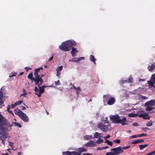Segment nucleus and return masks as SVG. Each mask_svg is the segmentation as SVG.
Segmentation results:
<instances>
[{"mask_svg": "<svg viewBox=\"0 0 155 155\" xmlns=\"http://www.w3.org/2000/svg\"><path fill=\"white\" fill-rule=\"evenodd\" d=\"M155 105V101L154 100H151L145 103V106H154Z\"/></svg>", "mask_w": 155, "mask_h": 155, "instance_id": "obj_15", "label": "nucleus"}, {"mask_svg": "<svg viewBox=\"0 0 155 155\" xmlns=\"http://www.w3.org/2000/svg\"><path fill=\"white\" fill-rule=\"evenodd\" d=\"M60 73L59 72H57L56 75L58 76V77H60Z\"/></svg>", "mask_w": 155, "mask_h": 155, "instance_id": "obj_53", "label": "nucleus"}, {"mask_svg": "<svg viewBox=\"0 0 155 155\" xmlns=\"http://www.w3.org/2000/svg\"><path fill=\"white\" fill-rule=\"evenodd\" d=\"M110 137V135H108L106 137H104V138L105 139H108Z\"/></svg>", "mask_w": 155, "mask_h": 155, "instance_id": "obj_47", "label": "nucleus"}, {"mask_svg": "<svg viewBox=\"0 0 155 155\" xmlns=\"http://www.w3.org/2000/svg\"><path fill=\"white\" fill-rule=\"evenodd\" d=\"M16 106V105L15 104V103L14 104H12L11 105V107L12 108H14L15 106Z\"/></svg>", "mask_w": 155, "mask_h": 155, "instance_id": "obj_45", "label": "nucleus"}, {"mask_svg": "<svg viewBox=\"0 0 155 155\" xmlns=\"http://www.w3.org/2000/svg\"><path fill=\"white\" fill-rule=\"evenodd\" d=\"M22 108H21L22 110H25L26 109V107H25L23 106L22 107Z\"/></svg>", "mask_w": 155, "mask_h": 155, "instance_id": "obj_62", "label": "nucleus"}, {"mask_svg": "<svg viewBox=\"0 0 155 155\" xmlns=\"http://www.w3.org/2000/svg\"><path fill=\"white\" fill-rule=\"evenodd\" d=\"M148 144H145L144 145H140L139 146L140 149V150H142L145 148L147 147L148 146Z\"/></svg>", "mask_w": 155, "mask_h": 155, "instance_id": "obj_22", "label": "nucleus"}, {"mask_svg": "<svg viewBox=\"0 0 155 155\" xmlns=\"http://www.w3.org/2000/svg\"><path fill=\"white\" fill-rule=\"evenodd\" d=\"M53 56H52L48 60V61H50L52 60L53 59Z\"/></svg>", "mask_w": 155, "mask_h": 155, "instance_id": "obj_57", "label": "nucleus"}, {"mask_svg": "<svg viewBox=\"0 0 155 155\" xmlns=\"http://www.w3.org/2000/svg\"><path fill=\"white\" fill-rule=\"evenodd\" d=\"M36 72H35L34 74L35 78H33L32 73L31 72L28 74V78L31 81H34L35 84H38L39 82H40V84H41L42 82V79L40 78V75L38 74Z\"/></svg>", "mask_w": 155, "mask_h": 155, "instance_id": "obj_4", "label": "nucleus"}, {"mask_svg": "<svg viewBox=\"0 0 155 155\" xmlns=\"http://www.w3.org/2000/svg\"><path fill=\"white\" fill-rule=\"evenodd\" d=\"M34 91L35 92V94L36 95H38V92L39 91V90L38 89V87H35V88Z\"/></svg>", "mask_w": 155, "mask_h": 155, "instance_id": "obj_31", "label": "nucleus"}, {"mask_svg": "<svg viewBox=\"0 0 155 155\" xmlns=\"http://www.w3.org/2000/svg\"><path fill=\"white\" fill-rule=\"evenodd\" d=\"M56 85H59L60 84V81L59 80H58L57 81L55 82Z\"/></svg>", "mask_w": 155, "mask_h": 155, "instance_id": "obj_49", "label": "nucleus"}, {"mask_svg": "<svg viewBox=\"0 0 155 155\" xmlns=\"http://www.w3.org/2000/svg\"><path fill=\"white\" fill-rule=\"evenodd\" d=\"M101 134L97 132H96L94 134V137L100 139L101 138Z\"/></svg>", "mask_w": 155, "mask_h": 155, "instance_id": "obj_21", "label": "nucleus"}, {"mask_svg": "<svg viewBox=\"0 0 155 155\" xmlns=\"http://www.w3.org/2000/svg\"><path fill=\"white\" fill-rule=\"evenodd\" d=\"M137 143H138V142L137 140H134L132 142V143L134 144H135Z\"/></svg>", "mask_w": 155, "mask_h": 155, "instance_id": "obj_43", "label": "nucleus"}, {"mask_svg": "<svg viewBox=\"0 0 155 155\" xmlns=\"http://www.w3.org/2000/svg\"><path fill=\"white\" fill-rule=\"evenodd\" d=\"M83 155H92V154L90 153H84Z\"/></svg>", "mask_w": 155, "mask_h": 155, "instance_id": "obj_58", "label": "nucleus"}, {"mask_svg": "<svg viewBox=\"0 0 155 155\" xmlns=\"http://www.w3.org/2000/svg\"><path fill=\"white\" fill-rule=\"evenodd\" d=\"M139 115L137 114H134L132 113H129L128 114L129 117H135L138 116Z\"/></svg>", "mask_w": 155, "mask_h": 155, "instance_id": "obj_23", "label": "nucleus"}, {"mask_svg": "<svg viewBox=\"0 0 155 155\" xmlns=\"http://www.w3.org/2000/svg\"><path fill=\"white\" fill-rule=\"evenodd\" d=\"M15 122H12L10 124L7 120L4 117L0 114V130L6 132L8 131L7 127H11L14 125Z\"/></svg>", "mask_w": 155, "mask_h": 155, "instance_id": "obj_1", "label": "nucleus"}, {"mask_svg": "<svg viewBox=\"0 0 155 155\" xmlns=\"http://www.w3.org/2000/svg\"><path fill=\"white\" fill-rule=\"evenodd\" d=\"M108 97H109L108 95H105L104 96V97L105 98H106V99H108Z\"/></svg>", "mask_w": 155, "mask_h": 155, "instance_id": "obj_54", "label": "nucleus"}, {"mask_svg": "<svg viewBox=\"0 0 155 155\" xmlns=\"http://www.w3.org/2000/svg\"><path fill=\"white\" fill-rule=\"evenodd\" d=\"M23 93L22 94H21L20 95V97L22 96H25L26 95V92H25V91L24 88H23Z\"/></svg>", "mask_w": 155, "mask_h": 155, "instance_id": "obj_34", "label": "nucleus"}, {"mask_svg": "<svg viewBox=\"0 0 155 155\" xmlns=\"http://www.w3.org/2000/svg\"><path fill=\"white\" fill-rule=\"evenodd\" d=\"M62 68L63 67L62 66H61L58 67L56 69L57 72H60L62 70Z\"/></svg>", "mask_w": 155, "mask_h": 155, "instance_id": "obj_26", "label": "nucleus"}, {"mask_svg": "<svg viewBox=\"0 0 155 155\" xmlns=\"http://www.w3.org/2000/svg\"><path fill=\"white\" fill-rule=\"evenodd\" d=\"M79 150L81 153L85 152L86 151V149L83 147L79 148Z\"/></svg>", "mask_w": 155, "mask_h": 155, "instance_id": "obj_27", "label": "nucleus"}, {"mask_svg": "<svg viewBox=\"0 0 155 155\" xmlns=\"http://www.w3.org/2000/svg\"><path fill=\"white\" fill-rule=\"evenodd\" d=\"M8 134L6 132H4L0 130V140L2 141V143L5 144L4 140L8 137Z\"/></svg>", "mask_w": 155, "mask_h": 155, "instance_id": "obj_7", "label": "nucleus"}, {"mask_svg": "<svg viewBox=\"0 0 155 155\" xmlns=\"http://www.w3.org/2000/svg\"><path fill=\"white\" fill-rule=\"evenodd\" d=\"M138 135V134H137V135H135L132 136H131V137L132 138H136V137H138V135Z\"/></svg>", "mask_w": 155, "mask_h": 155, "instance_id": "obj_51", "label": "nucleus"}, {"mask_svg": "<svg viewBox=\"0 0 155 155\" xmlns=\"http://www.w3.org/2000/svg\"><path fill=\"white\" fill-rule=\"evenodd\" d=\"M43 83V80H42V82L41 84H40V82H39L38 83V84H36V85H37L38 86L39 90V92L38 93V97H41V94L42 93H43L45 91L44 89L43 88V87H41V86H40Z\"/></svg>", "mask_w": 155, "mask_h": 155, "instance_id": "obj_10", "label": "nucleus"}, {"mask_svg": "<svg viewBox=\"0 0 155 155\" xmlns=\"http://www.w3.org/2000/svg\"><path fill=\"white\" fill-rule=\"evenodd\" d=\"M106 155H114V152H109L107 153H106Z\"/></svg>", "mask_w": 155, "mask_h": 155, "instance_id": "obj_40", "label": "nucleus"}, {"mask_svg": "<svg viewBox=\"0 0 155 155\" xmlns=\"http://www.w3.org/2000/svg\"><path fill=\"white\" fill-rule=\"evenodd\" d=\"M109 141V140H106L105 141V143H108Z\"/></svg>", "mask_w": 155, "mask_h": 155, "instance_id": "obj_63", "label": "nucleus"}, {"mask_svg": "<svg viewBox=\"0 0 155 155\" xmlns=\"http://www.w3.org/2000/svg\"><path fill=\"white\" fill-rule=\"evenodd\" d=\"M138 137H142L143 136H146L147 135V134H138Z\"/></svg>", "mask_w": 155, "mask_h": 155, "instance_id": "obj_35", "label": "nucleus"}, {"mask_svg": "<svg viewBox=\"0 0 155 155\" xmlns=\"http://www.w3.org/2000/svg\"><path fill=\"white\" fill-rule=\"evenodd\" d=\"M72 51L71 52V53L73 57H74L76 55V53L78 52V51L77 50L76 48L71 47Z\"/></svg>", "mask_w": 155, "mask_h": 155, "instance_id": "obj_16", "label": "nucleus"}, {"mask_svg": "<svg viewBox=\"0 0 155 155\" xmlns=\"http://www.w3.org/2000/svg\"><path fill=\"white\" fill-rule=\"evenodd\" d=\"M148 68L150 71H152L153 70L155 69V65L152 64L151 65L149 66Z\"/></svg>", "mask_w": 155, "mask_h": 155, "instance_id": "obj_18", "label": "nucleus"}, {"mask_svg": "<svg viewBox=\"0 0 155 155\" xmlns=\"http://www.w3.org/2000/svg\"><path fill=\"white\" fill-rule=\"evenodd\" d=\"M130 147V145L124 147L122 148V149L123 150H126V149L129 148Z\"/></svg>", "mask_w": 155, "mask_h": 155, "instance_id": "obj_38", "label": "nucleus"}, {"mask_svg": "<svg viewBox=\"0 0 155 155\" xmlns=\"http://www.w3.org/2000/svg\"><path fill=\"white\" fill-rule=\"evenodd\" d=\"M98 127L103 132H106L110 126L109 122L107 120H103L97 124Z\"/></svg>", "mask_w": 155, "mask_h": 155, "instance_id": "obj_5", "label": "nucleus"}, {"mask_svg": "<svg viewBox=\"0 0 155 155\" xmlns=\"http://www.w3.org/2000/svg\"><path fill=\"white\" fill-rule=\"evenodd\" d=\"M97 150H103L104 149H102V147H99L97 148Z\"/></svg>", "mask_w": 155, "mask_h": 155, "instance_id": "obj_50", "label": "nucleus"}, {"mask_svg": "<svg viewBox=\"0 0 155 155\" xmlns=\"http://www.w3.org/2000/svg\"><path fill=\"white\" fill-rule=\"evenodd\" d=\"M25 69L26 70V71H27L28 70L31 69V68L29 67H26L25 68Z\"/></svg>", "mask_w": 155, "mask_h": 155, "instance_id": "obj_52", "label": "nucleus"}, {"mask_svg": "<svg viewBox=\"0 0 155 155\" xmlns=\"http://www.w3.org/2000/svg\"><path fill=\"white\" fill-rule=\"evenodd\" d=\"M78 90L79 91H81V89L80 87H76V90Z\"/></svg>", "mask_w": 155, "mask_h": 155, "instance_id": "obj_59", "label": "nucleus"}, {"mask_svg": "<svg viewBox=\"0 0 155 155\" xmlns=\"http://www.w3.org/2000/svg\"><path fill=\"white\" fill-rule=\"evenodd\" d=\"M14 126H17L20 128L21 127H22V126L20 124L17 122H15Z\"/></svg>", "mask_w": 155, "mask_h": 155, "instance_id": "obj_28", "label": "nucleus"}, {"mask_svg": "<svg viewBox=\"0 0 155 155\" xmlns=\"http://www.w3.org/2000/svg\"><path fill=\"white\" fill-rule=\"evenodd\" d=\"M23 73L24 72H21V73H20L19 74V75H22L23 74Z\"/></svg>", "mask_w": 155, "mask_h": 155, "instance_id": "obj_64", "label": "nucleus"}, {"mask_svg": "<svg viewBox=\"0 0 155 155\" xmlns=\"http://www.w3.org/2000/svg\"><path fill=\"white\" fill-rule=\"evenodd\" d=\"M84 138L86 140H89L91 138V136L90 135H86L84 137Z\"/></svg>", "mask_w": 155, "mask_h": 155, "instance_id": "obj_30", "label": "nucleus"}, {"mask_svg": "<svg viewBox=\"0 0 155 155\" xmlns=\"http://www.w3.org/2000/svg\"><path fill=\"white\" fill-rule=\"evenodd\" d=\"M62 154L63 155H80L81 153L77 152L75 151H67L63 152Z\"/></svg>", "mask_w": 155, "mask_h": 155, "instance_id": "obj_11", "label": "nucleus"}, {"mask_svg": "<svg viewBox=\"0 0 155 155\" xmlns=\"http://www.w3.org/2000/svg\"><path fill=\"white\" fill-rule=\"evenodd\" d=\"M133 125L134 126H138V124L137 123H134L133 124Z\"/></svg>", "mask_w": 155, "mask_h": 155, "instance_id": "obj_48", "label": "nucleus"}, {"mask_svg": "<svg viewBox=\"0 0 155 155\" xmlns=\"http://www.w3.org/2000/svg\"><path fill=\"white\" fill-rule=\"evenodd\" d=\"M147 108L145 109V110L147 111H150L153 110L155 108L151 107L150 106H147Z\"/></svg>", "mask_w": 155, "mask_h": 155, "instance_id": "obj_24", "label": "nucleus"}, {"mask_svg": "<svg viewBox=\"0 0 155 155\" xmlns=\"http://www.w3.org/2000/svg\"><path fill=\"white\" fill-rule=\"evenodd\" d=\"M22 102V101H19L16 102L15 103L16 105H19Z\"/></svg>", "mask_w": 155, "mask_h": 155, "instance_id": "obj_37", "label": "nucleus"}, {"mask_svg": "<svg viewBox=\"0 0 155 155\" xmlns=\"http://www.w3.org/2000/svg\"><path fill=\"white\" fill-rule=\"evenodd\" d=\"M10 108V106L9 105H8V106L7 107V111H8L9 110V109Z\"/></svg>", "mask_w": 155, "mask_h": 155, "instance_id": "obj_60", "label": "nucleus"}, {"mask_svg": "<svg viewBox=\"0 0 155 155\" xmlns=\"http://www.w3.org/2000/svg\"><path fill=\"white\" fill-rule=\"evenodd\" d=\"M113 142L116 143H119L120 142V140L119 139H116L114 140Z\"/></svg>", "mask_w": 155, "mask_h": 155, "instance_id": "obj_36", "label": "nucleus"}, {"mask_svg": "<svg viewBox=\"0 0 155 155\" xmlns=\"http://www.w3.org/2000/svg\"><path fill=\"white\" fill-rule=\"evenodd\" d=\"M138 116L140 117L143 118L144 119L150 120V116H149L148 113L140 114Z\"/></svg>", "mask_w": 155, "mask_h": 155, "instance_id": "obj_12", "label": "nucleus"}, {"mask_svg": "<svg viewBox=\"0 0 155 155\" xmlns=\"http://www.w3.org/2000/svg\"><path fill=\"white\" fill-rule=\"evenodd\" d=\"M133 78L130 77L127 80L123 81H122V84H124V82L125 83H131L132 82Z\"/></svg>", "mask_w": 155, "mask_h": 155, "instance_id": "obj_20", "label": "nucleus"}, {"mask_svg": "<svg viewBox=\"0 0 155 155\" xmlns=\"http://www.w3.org/2000/svg\"><path fill=\"white\" fill-rule=\"evenodd\" d=\"M85 146L87 147H91L95 146L96 144L92 140H90L89 142L85 144Z\"/></svg>", "mask_w": 155, "mask_h": 155, "instance_id": "obj_14", "label": "nucleus"}, {"mask_svg": "<svg viewBox=\"0 0 155 155\" xmlns=\"http://www.w3.org/2000/svg\"><path fill=\"white\" fill-rule=\"evenodd\" d=\"M153 124L152 121V120L148 121L146 124V126L148 127L151 126Z\"/></svg>", "mask_w": 155, "mask_h": 155, "instance_id": "obj_25", "label": "nucleus"}, {"mask_svg": "<svg viewBox=\"0 0 155 155\" xmlns=\"http://www.w3.org/2000/svg\"><path fill=\"white\" fill-rule=\"evenodd\" d=\"M40 69H42V68H37L35 70V71H36V73H37V74H38V73H39L40 72Z\"/></svg>", "mask_w": 155, "mask_h": 155, "instance_id": "obj_33", "label": "nucleus"}, {"mask_svg": "<svg viewBox=\"0 0 155 155\" xmlns=\"http://www.w3.org/2000/svg\"><path fill=\"white\" fill-rule=\"evenodd\" d=\"M138 143H140L141 142H144V140L143 139H141V140H137Z\"/></svg>", "mask_w": 155, "mask_h": 155, "instance_id": "obj_44", "label": "nucleus"}, {"mask_svg": "<svg viewBox=\"0 0 155 155\" xmlns=\"http://www.w3.org/2000/svg\"><path fill=\"white\" fill-rule=\"evenodd\" d=\"M14 113L17 115L25 122H27L29 120V118L21 110L18 108L14 110Z\"/></svg>", "mask_w": 155, "mask_h": 155, "instance_id": "obj_6", "label": "nucleus"}, {"mask_svg": "<svg viewBox=\"0 0 155 155\" xmlns=\"http://www.w3.org/2000/svg\"><path fill=\"white\" fill-rule=\"evenodd\" d=\"M76 43L74 40H69L63 42L59 46V49L64 51H70L71 47L75 46L76 45Z\"/></svg>", "mask_w": 155, "mask_h": 155, "instance_id": "obj_2", "label": "nucleus"}, {"mask_svg": "<svg viewBox=\"0 0 155 155\" xmlns=\"http://www.w3.org/2000/svg\"><path fill=\"white\" fill-rule=\"evenodd\" d=\"M84 59V57H81L80 58H79L78 59H77L78 61H79L80 60H83Z\"/></svg>", "mask_w": 155, "mask_h": 155, "instance_id": "obj_46", "label": "nucleus"}, {"mask_svg": "<svg viewBox=\"0 0 155 155\" xmlns=\"http://www.w3.org/2000/svg\"><path fill=\"white\" fill-rule=\"evenodd\" d=\"M3 92L0 90V105H2L4 102V101L3 100Z\"/></svg>", "mask_w": 155, "mask_h": 155, "instance_id": "obj_17", "label": "nucleus"}, {"mask_svg": "<svg viewBox=\"0 0 155 155\" xmlns=\"http://www.w3.org/2000/svg\"><path fill=\"white\" fill-rule=\"evenodd\" d=\"M142 130L146 131L147 130H149L150 129L147 127H143L141 128Z\"/></svg>", "mask_w": 155, "mask_h": 155, "instance_id": "obj_39", "label": "nucleus"}, {"mask_svg": "<svg viewBox=\"0 0 155 155\" xmlns=\"http://www.w3.org/2000/svg\"><path fill=\"white\" fill-rule=\"evenodd\" d=\"M142 98L143 100H145L147 99V98L146 96H142Z\"/></svg>", "mask_w": 155, "mask_h": 155, "instance_id": "obj_56", "label": "nucleus"}, {"mask_svg": "<svg viewBox=\"0 0 155 155\" xmlns=\"http://www.w3.org/2000/svg\"><path fill=\"white\" fill-rule=\"evenodd\" d=\"M108 146L103 147H102V149H104V150L108 148Z\"/></svg>", "mask_w": 155, "mask_h": 155, "instance_id": "obj_55", "label": "nucleus"}, {"mask_svg": "<svg viewBox=\"0 0 155 155\" xmlns=\"http://www.w3.org/2000/svg\"><path fill=\"white\" fill-rule=\"evenodd\" d=\"M8 112L10 113L12 115H14V114H13L12 111L9 110V111H8Z\"/></svg>", "mask_w": 155, "mask_h": 155, "instance_id": "obj_61", "label": "nucleus"}, {"mask_svg": "<svg viewBox=\"0 0 155 155\" xmlns=\"http://www.w3.org/2000/svg\"><path fill=\"white\" fill-rule=\"evenodd\" d=\"M104 141L103 140L101 139H99L95 143L98 144H100L102 143Z\"/></svg>", "mask_w": 155, "mask_h": 155, "instance_id": "obj_29", "label": "nucleus"}, {"mask_svg": "<svg viewBox=\"0 0 155 155\" xmlns=\"http://www.w3.org/2000/svg\"><path fill=\"white\" fill-rule=\"evenodd\" d=\"M110 119L113 123L115 124L120 123L122 125L128 124V121L125 117H123L122 119H120V117L117 114L111 116Z\"/></svg>", "mask_w": 155, "mask_h": 155, "instance_id": "obj_3", "label": "nucleus"}, {"mask_svg": "<svg viewBox=\"0 0 155 155\" xmlns=\"http://www.w3.org/2000/svg\"><path fill=\"white\" fill-rule=\"evenodd\" d=\"M77 59V58H72V59H70L69 60V61H74L75 62H78Z\"/></svg>", "mask_w": 155, "mask_h": 155, "instance_id": "obj_32", "label": "nucleus"}, {"mask_svg": "<svg viewBox=\"0 0 155 155\" xmlns=\"http://www.w3.org/2000/svg\"><path fill=\"white\" fill-rule=\"evenodd\" d=\"M115 102V100L113 97H110L107 100V104L108 105H111L113 104Z\"/></svg>", "mask_w": 155, "mask_h": 155, "instance_id": "obj_13", "label": "nucleus"}, {"mask_svg": "<svg viewBox=\"0 0 155 155\" xmlns=\"http://www.w3.org/2000/svg\"><path fill=\"white\" fill-rule=\"evenodd\" d=\"M107 144L110 145V146H111L113 145V143L112 141H109L108 143H107Z\"/></svg>", "mask_w": 155, "mask_h": 155, "instance_id": "obj_41", "label": "nucleus"}, {"mask_svg": "<svg viewBox=\"0 0 155 155\" xmlns=\"http://www.w3.org/2000/svg\"><path fill=\"white\" fill-rule=\"evenodd\" d=\"M16 74H17V73H13L11 75H10L9 76V77H13L14 76H15L16 75Z\"/></svg>", "mask_w": 155, "mask_h": 155, "instance_id": "obj_42", "label": "nucleus"}, {"mask_svg": "<svg viewBox=\"0 0 155 155\" xmlns=\"http://www.w3.org/2000/svg\"><path fill=\"white\" fill-rule=\"evenodd\" d=\"M90 61H91L93 62L94 64H96V62H95L96 60H95V59L94 56H93V55H91L90 57Z\"/></svg>", "mask_w": 155, "mask_h": 155, "instance_id": "obj_19", "label": "nucleus"}, {"mask_svg": "<svg viewBox=\"0 0 155 155\" xmlns=\"http://www.w3.org/2000/svg\"><path fill=\"white\" fill-rule=\"evenodd\" d=\"M147 84L149 85V87H153L155 88V86L154 85L155 84V73L153 74L151 77V81H147Z\"/></svg>", "mask_w": 155, "mask_h": 155, "instance_id": "obj_8", "label": "nucleus"}, {"mask_svg": "<svg viewBox=\"0 0 155 155\" xmlns=\"http://www.w3.org/2000/svg\"><path fill=\"white\" fill-rule=\"evenodd\" d=\"M110 150L114 151V155H117L124 152V151L122 149V147L120 146L111 149Z\"/></svg>", "mask_w": 155, "mask_h": 155, "instance_id": "obj_9", "label": "nucleus"}]
</instances>
